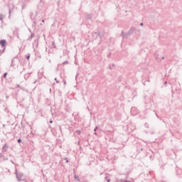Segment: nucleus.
<instances>
[{"instance_id": "1", "label": "nucleus", "mask_w": 182, "mask_h": 182, "mask_svg": "<svg viewBox=\"0 0 182 182\" xmlns=\"http://www.w3.org/2000/svg\"><path fill=\"white\" fill-rule=\"evenodd\" d=\"M0 45H1V46H5L6 45V41H5V40H1V41H0Z\"/></svg>"}, {"instance_id": "2", "label": "nucleus", "mask_w": 182, "mask_h": 182, "mask_svg": "<svg viewBox=\"0 0 182 182\" xmlns=\"http://www.w3.org/2000/svg\"><path fill=\"white\" fill-rule=\"evenodd\" d=\"M7 75H8V73H4V77H6Z\"/></svg>"}, {"instance_id": "3", "label": "nucleus", "mask_w": 182, "mask_h": 182, "mask_svg": "<svg viewBox=\"0 0 182 182\" xmlns=\"http://www.w3.org/2000/svg\"><path fill=\"white\" fill-rule=\"evenodd\" d=\"M21 141H22L21 139H18V143H21Z\"/></svg>"}, {"instance_id": "4", "label": "nucleus", "mask_w": 182, "mask_h": 182, "mask_svg": "<svg viewBox=\"0 0 182 182\" xmlns=\"http://www.w3.org/2000/svg\"><path fill=\"white\" fill-rule=\"evenodd\" d=\"M77 133H78V134H80V131H77Z\"/></svg>"}, {"instance_id": "5", "label": "nucleus", "mask_w": 182, "mask_h": 182, "mask_svg": "<svg viewBox=\"0 0 182 182\" xmlns=\"http://www.w3.org/2000/svg\"><path fill=\"white\" fill-rule=\"evenodd\" d=\"M30 58H31V56H29V55H28V56H27V59H29Z\"/></svg>"}, {"instance_id": "6", "label": "nucleus", "mask_w": 182, "mask_h": 182, "mask_svg": "<svg viewBox=\"0 0 182 182\" xmlns=\"http://www.w3.org/2000/svg\"><path fill=\"white\" fill-rule=\"evenodd\" d=\"M141 26H143V23H141Z\"/></svg>"}, {"instance_id": "7", "label": "nucleus", "mask_w": 182, "mask_h": 182, "mask_svg": "<svg viewBox=\"0 0 182 182\" xmlns=\"http://www.w3.org/2000/svg\"><path fill=\"white\" fill-rule=\"evenodd\" d=\"M50 123H53V121H50Z\"/></svg>"}]
</instances>
